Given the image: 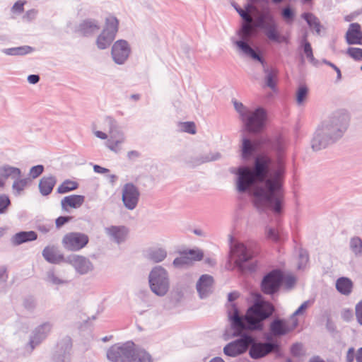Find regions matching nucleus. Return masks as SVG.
Instances as JSON below:
<instances>
[{
    "mask_svg": "<svg viewBox=\"0 0 362 362\" xmlns=\"http://www.w3.org/2000/svg\"><path fill=\"white\" fill-rule=\"evenodd\" d=\"M286 148V141L281 135L273 138L262 136L255 141L246 137L242 139L241 157L245 160H250L259 149L276 154L275 159L265 153L258 154L255 157L252 168L242 165L230 170L237 175L236 187L240 193L247 192L256 182H259L253 190V196L255 205L259 212L268 209L276 214L282 212Z\"/></svg>",
    "mask_w": 362,
    "mask_h": 362,
    "instance_id": "nucleus-1",
    "label": "nucleus"
},
{
    "mask_svg": "<svg viewBox=\"0 0 362 362\" xmlns=\"http://www.w3.org/2000/svg\"><path fill=\"white\" fill-rule=\"evenodd\" d=\"M275 312V306L265 300H255L245 315L240 314L237 305L231 304L228 309L231 337L238 338L223 347L224 354L237 357L246 353L251 339L249 332H262L264 328V322L270 319Z\"/></svg>",
    "mask_w": 362,
    "mask_h": 362,
    "instance_id": "nucleus-2",
    "label": "nucleus"
},
{
    "mask_svg": "<svg viewBox=\"0 0 362 362\" xmlns=\"http://www.w3.org/2000/svg\"><path fill=\"white\" fill-rule=\"evenodd\" d=\"M349 122L347 111L339 110L332 113L316 129L310 141L313 150L318 151L338 141L348 129Z\"/></svg>",
    "mask_w": 362,
    "mask_h": 362,
    "instance_id": "nucleus-3",
    "label": "nucleus"
},
{
    "mask_svg": "<svg viewBox=\"0 0 362 362\" xmlns=\"http://www.w3.org/2000/svg\"><path fill=\"white\" fill-rule=\"evenodd\" d=\"M233 105L239 113L246 131L257 134L264 129L267 120V112L264 108L258 107L254 111H251L242 103L236 100L233 101Z\"/></svg>",
    "mask_w": 362,
    "mask_h": 362,
    "instance_id": "nucleus-4",
    "label": "nucleus"
},
{
    "mask_svg": "<svg viewBox=\"0 0 362 362\" xmlns=\"http://www.w3.org/2000/svg\"><path fill=\"white\" fill-rule=\"evenodd\" d=\"M151 291L158 296L163 297L170 288V278L168 271L162 266H156L148 274Z\"/></svg>",
    "mask_w": 362,
    "mask_h": 362,
    "instance_id": "nucleus-5",
    "label": "nucleus"
},
{
    "mask_svg": "<svg viewBox=\"0 0 362 362\" xmlns=\"http://www.w3.org/2000/svg\"><path fill=\"white\" fill-rule=\"evenodd\" d=\"M230 252L235 257V266L241 272H253L255 266L250 261L254 256V252L242 243L230 245Z\"/></svg>",
    "mask_w": 362,
    "mask_h": 362,
    "instance_id": "nucleus-6",
    "label": "nucleus"
},
{
    "mask_svg": "<svg viewBox=\"0 0 362 362\" xmlns=\"http://www.w3.org/2000/svg\"><path fill=\"white\" fill-rule=\"evenodd\" d=\"M251 23L252 22L244 21L238 32L240 40L235 41L234 43L245 54L254 60L258 61L262 65H264L265 60L263 57L248 43V40L252 36V27Z\"/></svg>",
    "mask_w": 362,
    "mask_h": 362,
    "instance_id": "nucleus-7",
    "label": "nucleus"
},
{
    "mask_svg": "<svg viewBox=\"0 0 362 362\" xmlns=\"http://www.w3.org/2000/svg\"><path fill=\"white\" fill-rule=\"evenodd\" d=\"M250 338V341L248 343V354L252 359H261L279 349V344L275 341H261L251 334Z\"/></svg>",
    "mask_w": 362,
    "mask_h": 362,
    "instance_id": "nucleus-8",
    "label": "nucleus"
},
{
    "mask_svg": "<svg viewBox=\"0 0 362 362\" xmlns=\"http://www.w3.org/2000/svg\"><path fill=\"white\" fill-rule=\"evenodd\" d=\"M283 278L284 273L281 269H275L267 272L260 282L261 291L271 296L277 294L283 285Z\"/></svg>",
    "mask_w": 362,
    "mask_h": 362,
    "instance_id": "nucleus-9",
    "label": "nucleus"
},
{
    "mask_svg": "<svg viewBox=\"0 0 362 362\" xmlns=\"http://www.w3.org/2000/svg\"><path fill=\"white\" fill-rule=\"evenodd\" d=\"M118 25L119 21L116 17L111 16L106 18L105 28L96 40L98 49H105L111 45L118 31Z\"/></svg>",
    "mask_w": 362,
    "mask_h": 362,
    "instance_id": "nucleus-10",
    "label": "nucleus"
},
{
    "mask_svg": "<svg viewBox=\"0 0 362 362\" xmlns=\"http://www.w3.org/2000/svg\"><path fill=\"white\" fill-rule=\"evenodd\" d=\"M134 344L127 341L122 344H114L107 351V358L112 362H132Z\"/></svg>",
    "mask_w": 362,
    "mask_h": 362,
    "instance_id": "nucleus-11",
    "label": "nucleus"
},
{
    "mask_svg": "<svg viewBox=\"0 0 362 362\" xmlns=\"http://www.w3.org/2000/svg\"><path fill=\"white\" fill-rule=\"evenodd\" d=\"M89 242L88 236L80 232L68 233L62 238L63 247L69 251H79L85 247Z\"/></svg>",
    "mask_w": 362,
    "mask_h": 362,
    "instance_id": "nucleus-12",
    "label": "nucleus"
},
{
    "mask_svg": "<svg viewBox=\"0 0 362 362\" xmlns=\"http://www.w3.org/2000/svg\"><path fill=\"white\" fill-rule=\"evenodd\" d=\"M140 197L139 188L132 182L124 185L122 189V201L124 206L130 211L135 209Z\"/></svg>",
    "mask_w": 362,
    "mask_h": 362,
    "instance_id": "nucleus-13",
    "label": "nucleus"
},
{
    "mask_svg": "<svg viewBox=\"0 0 362 362\" xmlns=\"http://www.w3.org/2000/svg\"><path fill=\"white\" fill-rule=\"evenodd\" d=\"M204 257V253L199 249H190L180 252V256L176 257L173 264L176 268H187L192 265L194 261H200Z\"/></svg>",
    "mask_w": 362,
    "mask_h": 362,
    "instance_id": "nucleus-14",
    "label": "nucleus"
},
{
    "mask_svg": "<svg viewBox=\"0 0 362 362\" xmlns=\"http://www.w3.org/2000/svg\"><path fill=\"white\" fill-rule=\"evenodd\" d=\"M72 342L69 337H64L60 339L56 346L53 354L54 362H70Z\"/></svg>",
    "mask_w": 362,
    "mask_h": 362,
    "instance_id": "nucleus-15",
    "label": "nucleus"
},
{
    "mask_svg": "<svg viewBox=\"0 0 362 362\" xmlns=\"http://www.w3.org/2000/svg\"><path fill=\"white\" fill-rule=\"evenodd\" d=\"M131 52V48L127 41L124 40H117L112 47L111 54L115 63L119 65L124 64Z\"/></svg>",
    "mask_w": 362,
    "mask_h": 362,
    "instance_id": "nucleus-16",
    "label": "nucleus"
},
{
    "mask_svg": "<svg viewBox=\"0 0 362 362\" xmlns=\"http://www.w3.org/2000/svg\"><path fill=\"white\" fill-rule=\"evenodd\" d=\"M67 262H69L81 275L86 274L92 272L94 269L93 263L86 257L71 255L67 257Z\"/></svg>",
    "mask_w": 362,
    "mask_h": 362,
    "instance_id": "nucleus-17",
    "label": "nucleus"
},
{
    "mask_svg": "<svg viewBox=\"0 0 362 362\" xmlns=\"http://www.w3.org/2000/svg\"><path fill=\"white\" fill-rule=\"evenodd\" d=\"M52 328V325L49 322H46L37 326L33 331L29 341L32 350L47 338Z\"/></svg>",
    "mask_w": 362,
    "mask_h": 362,
    "instance_id": "nucleus-18",
    "label": "nucleus"
},
{
    "mask_svg": "<svg viewBox=\"0 0 362 362\" xmlns=\"http://www.w3.org/2000/svg\"><path fill=\"white\" fill-rule=\"evenodd\" d=\"M105 232L112 241L120 245L127 240L129 229L125 226H111L105 228Z\"/></svg>",
    "mask_w": 362,
    "mask_h": 362,
    "instance_id": "nucleus-19",
    "label": "nucleus"
},
{
    "mask_svg": "<svg viewBox=\"0 0 362 362\" xmlns=\"http://www.w3.org/2000/svg\"><path fill=\"white\" fill-rule=\"evenodd\" d=\"M344 37L349 45H362L361 25L358 23H350Z\"/></svg>",
    "mask_w": 362,
    "mask_h": 362,
    "instance_id": "nucleus-20",
    "label": "nucleus"
},
{
    "mask_svg": "<svg viewBox=\"0 0 362 362\" xmlns=\"http://www.w3.org/2000/svg\"><path fill=\"white\" fill-rule=\"evenodd\" d=\"M214 279L209 274L202 275L196 285L197 292L201 298H205L212 293Z\"/></svg>",
    "mask_w": 362,
    "mask_h": 362,
    "instance_id": "nucleus-21",
    "label": "nucleus"
},
{
    "mask_svg": "<svg viewBox=\"0 0 362 362\" xmlns=\"http://www.w3.org/2000/svg\"><path fill=\"white\" fill-rule=\"evenodd\" d=\"M99 29L100 25L98 21L88 18L83 21L78 25L76 31L85 37H88L96 33Z\"/></svg>",
    "mask_w": 362,
    "mask_h": 362,
    "instance_id": "nucleus-22",
    "label": "nucleus"
},
{
    "mask_svg": "<svg viewBox=\"0 0 362 362\" xmlns=\"http://www.w3.org/2000/svg\"><path fill=\"white\" fill-rule=\"evenodd\" d=\"M269 330L274 336L281 337L288 334L291 329L288 327L284 320L275 318L270 323Z\"/></svg>",
    "mask_w": 362,
    "mask_h": 362,
    "instance_id": "nucleus-23",
    "label": "nucleus"
},
{
    "mask_svg": "<svg viewBox=\"0 0 362 362\" xmlns=\"http://www.w3.org/2000/svg\"><path fill=\"white\" fill-rule=\"evenodd\" d=\"M57 183V178L52 175L43 176L39 182L38 187L42 196L50 194Z\"/></svg>",
    "mask_w": 362,
    "mask_h": 362,
    "instance_id": "nucleus-24",
    "label": "nucleus"
},
{
    "mask_svg": "<svg viewBox=\"0 0 362 362\" xmlns=\"http://www.w3.org/2000/svg\"><path fill=\"white\" fill-rule=\"evenodd\" d=\"M105 120L110 128V139L112 141L116 140L117 143H123L125 139L124 135L118 127L116 120L112 117H107Z\"/></svg>",
    "mask_w": 362,
    "mask_h": 362,
    "instance_id": "nucleus-25",
    "label": "nucleus"
},
{
    "mask_svg": "<svg viewBox=\"0 0 362 362\" xmlns=\"http://www.w3.org/2000/svg\"><path fill=\"white\" fill-rule=\"evenodd\" d=\"M264 17L270 22V25L264 30L265 35L270 41L275 42L278 40L279 33L274 16L269 11H267L264 13Z\"/></svg>",
    "mask_w": 362,
    "mask_h": 362,
    "instance_id": "nucleus-26",
    "label": "nucleus"
},
{
    "mask_svg": "<svg viewBox=\"0 0 362 362\" xmlns=\"http://www.w3.org/2000/svg\"><path fill=\"white\" fill-rule=\"evenodd\" d=\"M85 197L83 195L72 194L64 197L61 201V205L63 210L67 211L66 207L77 209L84 202Z\"/></svg>",
    "mask_w": 362,
    "mask_h": 362,
    "instance_id": "nucleus-27",
    "label": "nucleus"
},
{
    "mask_svg": "<svg viewBox=\"0 0 362 362\" xmlns=\"http://www.w3.org/2000/svg\"><path fill=\"white\" fill-rule=\"evenodd\" d=\"M266 62L263 66V71L265 74L264 83L265 85L271 88L272 90H275L276 88V82L279 74V71L276 68H268L265 66Z\"/></svg>",
    "mask_w": 362,
    "mask_h": 362,
    "instance_id": "nucleus-28",
    "label": "nucleus"
},
{
    "mask_svg": "<svg viewBox=\"0 0 362 362\" xmlns=\"http://www.w3.org/2000/svg\"><path fill=\"white\" fill-rule=\"evenodd\" d=\"M37 238V235L35 231H21L16 233L11 238V243L13 245H19L23 243L35 240Z\"/></svg>",
    "mask_w": 362,
    "mask_h": 362,
    "instance_id": "nucleus-29",
    "label": "nucleus"
},
{
    "mask_svg": "<svg viewBox=\"0 0 362 362\" xmlns=\"http://www.w3.org/2000/svg\"><path fill=\"white\" fill-rule=\"evenodd\" d=\"M42 254L45 259L52 264H58L64 260V255L54 247H45Z\"/></svg>",
    "mask_w": 362,
    "mask_h": 362,
    "instance_id": "nucleus-30",
    "label": "nucleus"
},
{
    "mask_svg": "<svg viewBox=\"0 0 362 362\" xmlns=\"http://www.w3.org/2000/svg\"><path fill=\"white\" fill-rule=\"evenodd\" d=\"M21 170L18 168L9 165H3L0 167V176L5 180L11 178L15 180L18 177H21Z\"/></svg>",
    "mask_w": 362,
    "mask_h": 362,
    "instance_id": "nucleus-31",
    "label": "nucleus"
},
{
    "mask_svg": "<svg viewBox=\"0 0 362 362\" xmlns=\"http://www.w3.org/2000/svg\"><path fill=\"white\" fill-rule=\"evenodd\" d=\"M301 17L306 21L310 29H313L317 35H320L322 25L317 16L312 13H303Z\"/></svg>",
    "mask_w": 362,
    "mask_h": 362,
    "instance_id": "nucleus-32",
    "label": "nucleus"
},
{
    "mask_svg": "<svg viewBox=\"0 0 362 362\" xmlns=\"http://www.w3.org/2000/svg\"><path fill=\"white\" fill-rule=\"evenodd\" d=\"M167 257V251L163 247H151L147 250V257L155 263L163 261Z\"/></svg>",
    "mask_w": 362,
    "mask_h": 362,
    "instance_id": "nucleus-33",
    "label": "nucleus"
},
{
    "mask_svg": "<svg viewBox=\"0 0 362 362\" xmlns=\"http://www.w3.org/2000/svg\"><path fill=\"white\" fill-rule=\"evenodd\" d=\"M353 283L347 277H340L336 281V288L341 294L348 296L351 293Z\"/></svg>",
    "mask_w": 362,
    "mask_h": 362,
    "instance_id": "nucleus-34",
    "label": "nucleus"
},
{
    "mask_svg": "<svg viewBox=\"0 0 362 362\" xmlns=\"http://www.w3.org/2000/svg\"><path fill=\"white\" fill-rule=\"evenodd\" d=\"M33 48L28 45H23L16 47L6 48L2 52L9 56H23L33 51Z\"/></svg>",
    "mask_w": 362,
    "mask_h": 362,
    "instance_id": "nucleus-35",
    "label": "nucleus"
},
{
    "mask_svg": "<svg viewBox=\"0 0 362 362\" xmlns=\"http://www.w3.org/2000/svg\"><path fill=\"white\" fill-rule=\"evenodd\" d=\"M29 182V178H21V177L16 178L11 187L13 195L16 197L21 195Z\"/></svg>",
    "mask_w": 362,
    "mask_h": 362,
    "instance_id": "nucleus-36",
    "label": "nucleus"
},
{
    "mask_svg": "<svg viewBox=\"0 0 362 362\" xmlns=\"http://www.w3.org/2000/svg\"><path fill=\"white\" fill-rule=\"evenodd\" d=\"M349 248L356 257L362 256V240L358 236L350 239Z\"/></svg>",
    "mask_w": 362,
    "mask_h": 362,
    "instance_id": "nucleus-37",
    "label": "nucleus"
},
{
    "mask_svg": "<svg viewBox=\"0 0 362 362\" xmlns=\"http://www.w3.org/2000/svg\"><path fill=\"white\" fill-rule=\"evenodd\" d=\"M221 158V154L218 152L216 153H209L204 156L198 157L195 159V161L192 163V165H199L200 164L217 160Z\"/></svg>",
    "mask_w": 362,
    "mask_h": 362,
    "instance_id": "nucleus-38",
    "label": "nucleus"
},
{
    "mask_svg": "<svg viewBox=\"0 0 362 362\" xmlns=\"http://www.w3.org/2000/svg\"><path fill=\"white\" fill-rule=\"evenodd\" d=\"M78 187V184L76 182L70 180L64 181L57 188L59 194H65L70 191L76 189Z\"/></svg>",
    "mask_w": 362,
    "mask_h": 362,
    "instance_id": "nucleus-39",
    "label": "nucleus"
},
{
    "mask_svg": "<svg viewBox=\"0 0 362 362\" xmlns=\"http://www.w3.org/2000/svg\"><path fill=\"white\" fill-rule=\"evenodd\" d=\"M132 362H151V356L144 349H134Z\"/></svg>",
    "mask_w": 362,
    "mask_h": 362,
    "instance_id": "nucleus-40",
    "label": "nucleus"
},
{
    "mask_svg": "<svg viewBox=\"0 0 362 362\" xmlns=\"http://www.w3.org/2000/svg\"><path fill=\"white\" fill-rule=\"evenodd\" d=\"M308 95V88L305 85H300L296 93V103L298 105H302L306 100Z\"/></svg>",
    "mask_w": 362,
    "mask_h": 362,
    "instance_id": "nucleus-41",
    "label": "nucleus"
},
{
    "mask_svg": "<svg viewBox=\"0 0 362 362\" xmlns=\"http://www.w3.org/2000/svg\"><path fill=\"white\" fill-rule=\"evenodd\" d=\"M346 54L356 62L362 61V49L360 47H349Z\"/></svg>",
    "mask_w": 362,
    "mask_h": 362,
    "instance_id": "nucleus-42",
    "label": "nucleus"
},
{
    "mask_svg": "<svg viewBox=\"0 0 362 362\" xmlns=\"http://www.w3.org/2000/svg\"><path fill=\"white\" fill-rule=\"evenodd\" d=\"M281 16L286 23H291L295 18V12L290 6H287L281 9Z\"/></svg>",
    "mask_w": 362,
    "mask_h": 362,
    "instance_id": "nucleus-43",
    "label": "nucleus"
},
{
    "mask_svg": "<svg viewBox=\"0 0 362 362\" xmlns=\"http://www.w3.org/2000/svg\"><path fill=\"white\" fill-rule=\"evenodd\" d=\"M309 259L308 253L306 250L303 249H300L298 254V269H303L305 268L306 264L308 263Z\"/></svg>",
    "mask_w": 362,
    "mask_h": 362,
    "instance_id": "nucleus-44",
    "label": "nucleus"
},
{
    "mask_svg": "<svg viewBox=\"0 0 362 362\" xmlns=\"http://www.w3.org/2000/svg\"><path fill=\"white\" fill-rule=\"evenodd\" d=\"M11 205V200L7 194H0V214H5Z\"/></svg>",
    "mask_w": 362,
    "mask_h": 362,
    "instance_id": "nucleus-45",
    "label": "nucleus"
},
{
    "mask_svg": "<svg viewBox=\"0 0 362 362\" xmlns=\"http://www.w3.org/2000/svg\"><path fill=\"white\" fill-rule=\"evenodd\" d=\"M46 281L54 285H61L65 284L66 281L57 277L53 270H49L47 272Z\"/></svg>",
    "mask_w": 362,
    "mask_h": 362,
    "instance_id": "nucleus-46",
    "label": "nucleus"
},
{
    "mask_svg": "<svg viewBox=\"0 0 362 362\" xmlns=\"http://www.w3.org/2000/svg\"><path fill=\"white\" fill-rule=\"evenodd\" d=\"M44 169L45 168L42 165L33 166L29 170L28 175L32 179H36L43 173Z\"/></svg>",
    "mask_w": 362,
    "mask_h": 362,
    "instance_id": "nucleus-47",
    "label": "nucleus"
},
{
    "mask_svg": "<svg viewBox=\"0 0 362 362\" xmlns=\"http://www.w3.org/2000/svg\"><path fill=\"white\" fill-rule=\"evenodd\" d=\"M303 346L301 343H294L291 345L290 351L291 354L295 357H299L303 354Z\"/></svg>",
    "mask_w": 362,
    "mask_h": 362,
    "instance_id": "nucleus-48",
    "label": "nucleus"
},
{
    "mask_svg": "<svg viewBox=\"0 0 362 362\" xmlns=\"http://www.w3.org/2000/svg\"><path fill=\"white\" fill-rule=\"evenodd\" d=\"M266 234H267V238H269L274 242H278L280 240L279 233L273 228L267 227L266 228Z\"/></svg>",
    "mask_w": 362,
    "mask_h": 362,
    "instance_id": "nucleus-49",
    "label": "nucleus"
},
{
    "mask_svg": "<svg viewBox=\"0 0 362 362\" xmlns=\"http://www.w3.org/2000/svg\"><path fill=\"white\" fill-rule=\"evenodd\" d=\"M183 132L194 134L196 133V127L193 122H185L181 124Z\"/></svg>",
    "mask_w": 362,
    "mask_h": 362,
    "instance_id": "nucleus-50",
    "label": "nucleus"
},
{
    "mask_svg": "<svg viewBox=\"0 0 362 362\" xmlns=\"http://www.w3.org/2000/svg\"><path fill=\"white\" fill-rule=\"evenodd\" d=\"M283 284H285V287L287 288V289H291V288H293L296 284V278L292 276V275H287V276H285L284 274V278H283Z\"/></svg>",
    "mask_w": 362,
    "mask_h": 362,
    "instance_id": "nucleus-51",
    "label": "nucleus"
},
{
    "mask_svg": "<svg viewBox=\"0 0 362 362\" xmlns=\"http://www.w3.org/2000/svg\"><path fill=\"white\" fill-rule=\"evenodd\" d=\"M233 6H234L235 9L236 10V11L238 13V14L240 15V16L241 17V18L244 21L252 22V19L250 17V16L249 15V13H247V12H246L245 11H244L240 7H239L236 5H233Z\"/></svg>",
    "mask_w": 362,
    "mask_h": 362,
    "instance_id": "nucleus-52",
    "label": "nucleus"
},
{
    "mask_svg": "<svg viewBox=\"0 0 362 362\" xmlns=\"http://www.w3.org/2000/svg\"><path fill=\"white\" fill-rule=\"evenodd\" d=\"M71 219H72V217L69 216H59L55 220L56 227L57 228H59L62 227L64 225H65L66 223H67L68 222H69Z\"/></svg>",
    "mask_w": 362,
    "mask_h": 362,
    "instance_id": "nucleus-53",
    "label": "nucleus"
},
{
    "mask_svg": "<svg viewBox=\"0 0 362 362\" xmlns=\"http://www.w3.org/2000/svg\"><path fill=\"white\" fill-rule=\"evenodd\" d=\"M303 52L308 60L313 61V52L310 43H307L305 45L301 46Z\"/></svg>",
    "mask_w": 362,
    "mask_h": 362,
    "instance_id": "nucleus-54",
    "label": "nucleus"
},
{
    "mask_svg": "<svg viewBox=\"0 0 362 362\" xmlns=\"http://www.w3.org/2000/svg\"><path fill=\"white\" fill-rule=\"evenodd\" d=\"M355 313L357 322L362 325V300L356 305Z\"/></svg>",
    "mask_w": 362,
    "mask_h": 362,
    "instance_id": "nucleus-55",
    "label": "nucleus"
},
{
    "mask_svg": "<svg viewBox=\"0 0 362 362\" xmlns=\"http://www.w3.org/2000/svg\"><path fill=\"white\" fill-rule=\"evenodd\" d=\"M322 63L328 65L330 67H332V69L337 72V80L339 81L341 79V73L340 69L333 63H332L329 61H327V59H323Z\"/></svg>",
    "mask_w": 362,
    "mask_h": 362,
    "instance_id": "nucleus-56",
    "label": "nucleus"
},
{
    "mask_svg": "<svg viewBox=\"0 0 362 362\" xmlns=\"http://www.w3.org/2000/svg\"><path fill=\"white\" fill-rule=\"evenodd\" d=\"M269 25L270 22L265 18L264 15L262 18H260L258 20L256 25L257 27L259 28L260 29L264 31Z\"/></svg>",
    "mask_w": 362,
    "mask_h": 362,
    "instance_id": "nucleus-57",
    "label": "nucleus"
},
{
    "mask_svg": "<svg viewBox=\"0 0 362 362\" xmlns=\"http://www.w3.org/2000/svg\"><path fill=\"white\" fill-rule=\"evenodd\" d=\"M25 3V1H16L11 8L12 11L16 12L18 13H22L24 10L23 6H24Z\"/></svg>",
    "mask_w": 362,
    "mask_h": 362,
    "instance_id": "nucleus-58",
    "label": "nucleus"
},
{
    "mask_svg": "<svg viewBox=\"0 0 362 362\" xmlns=\"http://www.w3.org/2000/svg\"><path fill=\"white\" fill-rule=\"evenodd\" d=\"M53 228V225L52 223L49 224H39L37 226V229L42 233L46 234L49 233Z\"/></svg>",
    "mask_w": 362,
    "mask_h": 362,
    "instance_id": "nucleus-59",
    "label": "nucleus"
},
{
    "mask_svg": "<svg viewBox=\"0 0 362 362\" xmlns=\"http://www.w3.org/2000/svg\"><path fill=\"white\" fill-rule=\"evenodd\" d=\"M121 144L122 143H117L116 140L112 141L111 139H109L107 146L111 151H112L115 153H118L121 149L119 147Z\"/></svg>",
    "mask_w": 362,
    "mask_h": 362,
    "instance_id": "nucleus-60",
    "label": "nucleus"
},
{
    "mask_svg": "<svg viewBox=\"0 0 362 362\" xmlns=\"http://www.w3.org/2000/svg\"><path fill=\"white\" fill-rule=\"evenodd\" d=\"M239 297V293L236 291L230 292L228 294V300L230 303L228 306V310L227 313H228V309L231 304H234L233 301H235ZM236 305V304L235 303Z\"/></svg>",
    "mask_w": 362,
    "mask_h": 362,
    "instance_id": "nucleus-61",
    "label": "nucleus"
},
{
    "mask_svg": "<svg viewBox=\"0 0 362 362\" xmlns=\"http://www.w3.org/2000/svg\"><path fill=\"white\" fill-rule=\"evenodd\" d=\"M355 349L354 347H350L346 355V362H354V358H356Z\"/></svg>",
    "mask_w": 362,
    "mask_h": 362,
    "instance_id": "nucleus-62",
    "label": "nucleus"
},
{
    "mask_svg": "<svg viewBox=\"0 0 362 362\" xmlns=\"http://www.w3.org/2000/svg\"><path fill=\"white\" fill-rule=\"evenodd\" d=\"M37 14V11L35 9H30L26 11V13L24 14L23 18L27 21H31L33 20Z\"/></svg>",
    "mask_w": 362,
    "mask_h": 362,
    "instance_id": "nucleus-63",
    "label": "nucleus"
},
{
    "mask_svg": "<svg viewBox=\"0 0 362 362\" xmlns=\"http://www.w3.org/2000/svg\"><path fill=\"white\" fill-rule=\"evenodd\" d=\"M24 306L28 310H33L35 307V301L31 298L25 299Z\"/></svg>",
    "mask_w": 362,
    "mask_h": 362,
    "instance_id": "nucleus-64",
    "label": "nucleus"
}]
</instances>
